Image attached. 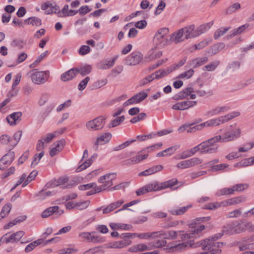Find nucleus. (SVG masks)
Masks as SVG:
<instances>
[{
	"label": "nucleus",
	"mask_w": 254,
	"mask_h": 254,
	"mask_svg": "<svg viewBox=\"0 0 254 254\" xmlns=\"http://www.w3.org/2000/svg\"><path fill=\"white\" fill-rule=\"evenodd\" d=\"M11 209V204L10 203H7L3 206L0 213V220L4 218L7 215H8Z\"/></svg>",
	"instance_id": "4c0bfd02"
},
{
	"label": "nucleus",
	"mask_w": 254,
	"mask_h": 254,
	"mask_svg": "<svg viewBox=\"0 0 254 254\" xmlns=\"http://www.w3.org/2000/svg\"><path fill=\"white\" fill-rule=\"evenodd\" d=\"M125 119V117L124 116H122L121 117H119L113 121L111 122V124L109 126L110 127H113L117 126L118 125H120L121 123H122Z\"/></svg>",
	"instance_id": "603ef678"
},
{
	"label": "nucleus",
	"mask_w": 254,
	"mask_h": 254,
	"mask_svg": "<svg viewBox=\"0 0 254 254\" xmlns=\"http://www.w3.org/2000/svg\"><path fill=\"white\" fill-rule=\"evenodd\" d=\"M154 79H160L159 77H157L156 72L142 79L140 82V84L141 85H144L149 83Z\"/></svg>",
	"instance_id": "37998d69"
},
{
	"label": "nucleus",
	"mask_w": 254,
	"mask_h": 254,
	"mask_svg": "<svg viewBox=\"0 0 254 254\" xmlns=\"http://www.w3.org/2000/svg\"><path fill=\"white\" fill-rule=\"evenodd\" d=\"M76 74L77 73L80 74L82 76H85L89 74L92 70V67L89 65H85L80 68H75Z\"/></svg>",
	"instance_id": "c9c22d12"
},
{
	"label": "nucleus",
	"mask_w": 254,
	"mask_h": 254,
	"mask_svg": "<svg viewBox=\"0 0 254 254\" xmlns=\"http://www.w3.org/2000/svg\"><path fill=\"white\" fill-rule=\"evenodd\" d=\"M198 146L201 154H212L216 153L218 150V146H211L207 140L200 143Z\"/></svg>",
	"instance_id": "2eb2a0df"
},
{
	"label": "nucleus",
	"mask_w": 254,
	"mask_h": 254,
	"mask_svg": "<svg viewBox=\"0 0 254 254\" xmlns=\"http://www.w3.org/2000/svg\"><path fill=\"white\" fill-rule=\"evenodd\" d=\"M194 70L192 69H190L180 74L178 76V77L181 78H186L187 79H189L192 76Z\"/></svg>",
	"instance_id": "bf43d9fd"
},
{
	"label": "nucleus",
	"mask_w": 254,
	"mask_h": 254,
	"mask_svg": "<svg viewBox=\"0 0 254 254\" xmlns=\"http://www.w3.org/2000/svg\"><path fill=\"white\" fill-rule=\"evenodd\" d=\"M59 207L58 206L49 207L42 213L41 216L43 218H47L53 214H55L56 210L59 209Z\"/></svg>",
	"instance_id": "f704fd0d"
},
{
	"label": "nucleus",
	"mask_w": 254,
	"mask_h": 254,
	"mask_svg": "<svg viewBox=\"0 0 254 254\" xmlns=\"http://www.w3.org/2000/svg\"><path fill=\"white\" fill-rule=\"evenodd\" d=\"M144 152V150H142L137 152V155L133 157L135 164L139 163L147 157L148 156V153H145Z\"/></svg>",
	"instance_id": "58836bf2"
},
{
	"label": "nucleus",
	"mask_w": 254,
	"mask_h": 254,
	"mask_svg": "<svg viewBox=\"0 0 254 254\" xmlns=\"http://www.w3.org/2000/svg\"><path fill=\"white\" fill-rule=\"evenodd\" d=\"M239 115L240 113L238 112H233L218 118L210 119L203 123H202L203 128L205 127L218 126L221 124L228 122L230 120L237 117Z\"/></svg>",
	"instance_id": "f03ea898"
},
{
	"label": "nucleus",
	"mask_w": 254,
	"mask_h": 254,
	"mask_svg": "<svg viewBox=\"0 0 254 254\" xmlns=\"http://www.w3.org/2000/svg\"><path fill=\"white\" fill-rule=\"evenodd\" d=\"M131 243V241L130 240H123L111 243L110 247L112 248H123L129 245Z\"/></svg>",
	"instance_id": "2f4dec72"
},
{
	"label": "nucleus",
	"mask_w": 254,
	"mask_h": 254,
	"mask_svg": "<svg viewBox=\"0 0 254 254\" xmlns=\"http://www.w3.org/2000/svg\"><path fill=\"white\" fill-rule=\"evenodd\" d=\"M234 193L233 188H225L218 190L216 195L220 196L224 195H230Z\"/></svg>",
	"instance_id": "79ce46f5"
},
{
	"label": "nucleus",
	"mask_w": 254,
	"mask_h": 254,
	"mask_svg": "<svg viewBox=\"0 0 254 254\" xmlns=\"http://www.w3.org/2000/svg\"><path fill=\"white\" fill-rule=\"evenodd\" d=\"M95 232H81L79 234V236L89 242L95 244H100L105 242V239L104 237L95 236Z\"/></svg>",
	"instance_id": "6e6552de"
},
{
	"label": "nucleus",
	"mask_w": 254,
	"mask_h": 254,
	"mask_svg": "<svg viewBox=\"0 0 254 254\" xmlns=\"http://www.w3.org/2000/svg\"><path fill=\"white\" fill-rule=\"evenodd\" d=\"M230 27H221L217 30L214 34V38L218 39L222 36L224 35L230 29Z\"/></svg>",
	"instance_id": "a19ab883"
},
{
	"label": "nucleus",
	"mask_w": 254,
	"mask_h": 254,
	"mask_svg": "<svg viewBox=\"0 0 254 254\" xmlns=\"http://www.w3.org/2000/svg\"><path fill=\"white\" fill-rule=\"evenodd\" d=\"M211 146H216L215 143L219 142H222V137L220 135H218L211 137L207 140Z\"/></svg>",
	"instance_id": "09e8293b"
},
{
	"label": "nucleus",
	"mask_w": 254,
	"mask_h": 254,
	"mask_svg": "<svg viewBox=\"0 0 254 254\" xmlns=\"http://www.w3.org/2000/svg\"><path fill=\"white\" fill-rule=\"evenodd\" d=\"M14 157L15 154L13 151H9L4 155L0 159V170H4L10 165L14 160Z\"/></svg>",
	"instance_id": "4468645a"
},
{
	"label": "nucleus",
	"mask_w": 254,
	"mask_h": 254,
	"mask_svg": "<svg viewBox=\"0 0 254 254\" xmlns=\"http://www.w3.org/2000/svg\"><path fill=\"white\" fill-rule=\"evenodd\" d=\"M90 52V48L87 45H82L80 48L78 52L80 55L84 56Z\"/></svg>",
	"instance_id": "338daca9"
},
{
	"label": "nucleus",
	"mask_w": 254,
	"mask_h": 254,
	"mask_svg": "<svg viewBox=\"0 0 254 254\" xmlns=\"http://www.w3.org/2000/svg\"><path fill=\"white\" fill-rule=\"evenodd\" d=\"M249 26V24H244L239 27L231 31L230 32V35L228 36V37L231 38L234 36H236L238 34H240L242 33L243 31H244Z\"/></svg>",
	"instance_id": "72a5a7b5"
},
{
	"label": "nucleus",
	"mask_w": 254,
	"mask_h": 254,
	"mask_svg": "<svg viewBox=\"0 0 254 254\" xmlns=\"http://www.w3.org/2000/svg\"><path fill=\"white\" fill-rule=\"evenodd\" d=\"M208 60L207 57L197 58L190 61L189 64L192 68H196L206 63Z\"/></svg>",
	"instance_id": "cd10ccee"
},
{
	"label": "nucleus",
	"mask_w": 254,
	"mask_h": 254,
	"mask_svg": "<svg viewBox=\"0 0 254 254\" xmlns=\"http://www.w3.org/2000/svg\"><path fill=\"white\" fill-rule=\"evenodd\" d=\"M246 197L243 196H240L228 199L222 202L223 206H227L232 205H236L245 202Z\"/></svg>",
	"instance_id": "412c9836"
},
{
	"label": "nucleus",
	"mask_w": 254,
	"mask_h": 254,
	"mask_svg": "<svg viewBox=\"0 0 254 254\" xmlns=\"http://www.w3.org/2000/svg\"><path fill=\"white\" fill-rule=\"evenodd\" d=\"M93 156H91L90 158L86 160L79 165V166L76 169V172H79L89 167L93 163Z\"/></svg>",
	"instance_id": "ea45409f"
},
{
	"label": "nucleus",
	"mask_w": 254,
	"mask_h": 254,
	"mask_svg": "<svg viewBox=\"0 0 254 254\" xmlns=\"http://www.w3.org/2000/svg\"><path fill=\"white\" fill-rule=\"evenodd\" d=\"M15 171L14 167H11L7 170L1 174V178L4 179L8 177L9 176L13 174Z\"/></svg>",
	"instance_id": "0e129e2a"
},
{
	"label": "nucleus",
	"mask_w": 254,
	"mask_h": 254,
	"mask_svg": "<svg viewBox=\"0 0 254 254\" xmlns=\"http://www.w3.org/2000/svg\"><path fill=\"white\" fill-rule=\"evenodd\" d=\"M22 115L20 112L13 113L7 117V121L10 125H16L20 122Z\"/></svg>",
	"instance_id": "5701e85b"
},
{
	"label": "nucleus",
	"mask_w": 254,
	"mask_h": 254,
	"mask_svg": "<svg viewBox=\"0 0 254 254\" xmlns=\"http://www.w3.org/2000/svg\"><path fill=\"white\" fill-rule=\"evenodd\" d=\"M51 193L52 192L50 191H45L44 190H41L39 191L37 195L38 197V199L42 201L46 199L47 197L50 196Z\"/></svg>",
	"instance_id": "4d7b16f0"
},
{
	"label": "nucleus",
	"mask_w": 254,
	"mask_h": 254,
	"mask_svg": "<svg viewBox=\"0 0 254 254\" xmlns=\"http://www.w3.org/2000/svg\"><path fill=\"white\" fill-rule=\"evenodd\" d=\"M147 96V93L145 92H140L126 101L123 105L126 107L129 105L138 104L144 100Z\"/></svg>",
	"instance_id": "dca6fc26"
},
{
	"label": "nucleus",
	"mask_w": 254,
	"mask_h": 254,
	"mask_svg": "<svg viewBox=\"0 0 254 254\" xmlns=\"http://www.w3.org/2000/svg\"><path fill=\"white\" fill-rule=\"evenodd\" d=\"M44 243V241L42 239H38L29 244H28L25 249V252L26 253H29L33 250L36 246L42 244Z\"/></svg>",
	"instance_id": "e433bc0d"
},
{
	"label": "nucleus",
	"mask_w": 254,
	"mask_h": 254,
	"mask_svg": "<svg viewBox=\"0 0 254 254\" xmlns=\"http://www.w3.org/2000/svg\"><path fill=\"white\" fill-rule=\"evenodd\" d=\"M44 154V152L43 151H41L39 154H36L33 157V160L32 162L31 166L32 167H34L37 165L39 162L40 159L43 157Z\"/></svg>",
	"instance_id": "de8ad7c7"
},
{
	"label": "nucleus",
	"mask_w": 254,
	"mask_h": 254,
	"mask_svg": "<svg viewBox=\"0 0 254 254\" xmlns=\"http://www.w3.org/2000/svg\"><path fill=\"white\" fill-rule=\"evenodd\" d=\"M241 7L240 4L239 3H235L231 6L228 7L226 10L227 14H230L235 12L237 9H239Z\"/></svg>",
	"instance_id": "13d9d810"
},
{
	"label": "nucleus",
	"mask_w": 254,
	"mask_h": 254,
	"mask_svg": "<svg viewBox=\"0 0 254 254\" xmlns=\"http://www.w3.org/2000/svg\"><path fill=\"white\" fill-rule=\"evenodd\" d=\"M24 43L23 41L19 39H14L11 43V46L13 47H17L19 49L23 48Z\"/></svg>",
	"instance_id": "680f3d73"
},
{
	"label": "nucleus",
	"mask_w": 254,
	"mask_h": 254,
	"mask_svg": "<svg viewBox=\"0 0 254 254\" xmlns=\"http://www.w3.org/2000/svg\"><path fill=\"white\" fill-rule=\"evenodd\" d=\"M157 185L155 182L147 184L143 187L140 188L136 191L137 196H140L150 191H155L157 190Z\"/></svg>",
	"instance_id": "aec40b11"
},
{
	"label": "nucleus",
	"mask_w": 254,
	"mask_h": 254,
	"mask_svg": "<svg viewBox=\"0 0 254 254\" xmlns=\"http://www.w3.org/2000/svg\"><path fill=\"white\" fill-rule=\"evenodd\" d=\"M183 232V231H175L174 230L160 231L154 232V234H156V238H163L165 240H175L177 238L178 233Z\"/></svg>",
	"instance_id": "9d476101"
},
{
	"label": "nucleus",
	"mask_w": 254,
	"mask_h": 254,
	"mask_svg": "<svg viewBox=\"0 0 254 254\" xmlns=\"http://www.w3.org/2000/svg\"><path fill=\"white\" fill-rule=\"evenodd\" d=\"M146 114L144 113L139 114L136 117H133L131 120L130 122L132 124H135L143 119L145 118Z\"/></svg>",
	"instance_id": "e2e57ef3"
},
{
	"label": "nucleus",
	"mask_w": 254,
	"mask_h": 254,
	"mask_svg": "<svg viewBox=\"0 0 254 254\" xmlns=\"http://www.w3.org/2000/svg\"><path fill=\"white\" fill-rule=\"evenodd\" d=\"M157 185V190H161L165 189L168 188H171L175 185H177L178 183L177 179L174 178L168 180L167 181L159 183L157 182H155Z\"/></svg>",
	"instance_id": "4be33fe9"
},
{
	"label": "nucleus",
	"mask_w": 254,
	"mask_h": 254,
	"mask_svg": "<svg viewBox=\"0 0 254 254\" xmlns=\"http://www.w3.org/2000/svg\"><path fill=\"white\" fill-rule=\"evenodd\" d=\"M189 243H178V242H173L168 244L166 250L167 252H177L184 251L188 247Z\"/></svg>",
	"instance_id": "9b49d317"
},
{
	"label": "nucleus",
	"mask_w": 254,
	"mask_h": 254,
	"mask_svg": "<svg viewBox=\"0 0 254 254\" xmlns=\"http://www.w3.org/2000/svg\"><path fill=\"white\" fill-rule=\"evenodd\" d=\"M192 207V205L189 204L186 206H175L169 210V212L173 215H182Z\"/></svg>",
	"instance_id": "393cba45"
},
{
	"label": "nucleus",
	"mask_w": 254,
	"mask_h": 254,
	"mask_svg": "<svg viewBox=\"0 0 254 254\" xmlns=\"http://www.w3.org/2000/svg\"><path fill=\"white\" fill-rule=\"evenodd\" d=\"M169 29L162 28L159 29L154 36V42L160 47H163L171 43L170 36H168Z\"/></svg>",
	"instance_id": "f257e3e1"
},
{
	"label": "nucleus",
	"mask_w": 254,
	"mask_h": 254,
	"mask_svg": "<svg viewBox=\"0 0 254 254\" xmlns=\"http://www.w3.org/2000/svg\"><path fill=\"white\" fill-rule=\"evenodd\" d=\"M142 58L143 55L140 52L135 51L126 58L125 63L128 65H135L139 64Z\"/></svg>",
	"instance_id": "f8f14e48"
},
{
	"label": "nucleus",
	"mask_w": 254,
	"mask_h": 254,
	"mask_svg": "<svg viewBox=\"0 0 254 254\" xmlns=\"http://www.w3.org/2000/svg\"><path fill=\"white\" fill-rule=\"evenodd\" d=\"M194 29L195 26L194 25H190L182 28L184 33L185 39H188L196 37Z\"/></svg>",
	"instance_id": "b1692460"
},
{
	"label": "nucleus",
	"mask_w": 254,
	"mask_h": 254,
	"mask_svg": "<svg viewBox=\"0 0 254 254\" xmlns=\"http://www.w3.org/2000/svg\"><path fill=\"white\" fill-rule=\"evenodd\" d=\"M175 69V67H174L173 65L170 66V67H168L166 69H159L156 71V76L157 77H159V78H161L163 77L166 76L167 75H168L170 72H172Z\"/></svg>",
	"instance_id": "473e14b6"
},
{
	"label": "nucleus",
	"mask_w": 254,
	"mask_h": 254,
	"mask_svg": "<svg viewBox=\"0 0 254 254\" xmlns=\"http://www.w3.org/2000/svg\"><path fill=\"white\" fill-rule=\"evenodd\" d=\"M184 33L182 29H179L177 32H174L170 36L171 43L175 44L183 41L185 39L184 38Z\"/></svg>",
	"instance_id": "a878e982"
},
{
	"label": "nucleus",
	"mask_w": 254,
	"mask_h": 254,
	"mask_svg": "<svg viewBox=\"0 0 254 254\" xmlns=\"http://www.w3.org/2000/svg\"><path fill=\"white\" fill-rule=\"evenodd\" d=\"M219 62L218 61L214 62L206 65L203 67V70H206L209 71H213L219 65Z\"/></svg>",
	"instance_id": "864d4df0"
},
{
	"label": "nucleus",
	"mask_w": 254,
	"mask_h": 254,
	"mask_svg": "<svg viewBox=\"0 0 254 254\" xmlns=\"http://www.w3.org/2000/svg\"><path fill=\"white\" fill-rule=\"evenodd\" d=\"M254 164V157H251L242 160L241 162L238 163L237 165H239L240 166H248Z\"/></svg>",
	"instance_id": "8fccbe9b"
},
{
	"label": "nucleus",
	"mask_w": 254,
	"mask_h": 254,
	"mask_svg": "<svg viewBox=\"0 0 254 254\" xmlns=\"http://www.w3.org/2000/svg\"><path fill=\"white\" fill-rule=\"evenodd\" d=\"M248 185L246 184H239L233 186L234 192L236 191H241L248 188Z\"/></svg>",
	"instance_id": "6e6d98bb"
},
{
	"label": "nucleus",
	"mask_w": 254,
	"mask_h": 254,
	"mask_svg": "<svg viewBox=\"0 0 254 254\" xmlns=\"http://www.w3.org/2000/svg\"><path fill=\"white\" fill-rule=\"evenodd\" d=\"M112 134L109 132L105 133L100 136L98 137L97 138L94 144L96 146V149L98 148V146L99 144H104L106 143L109 142L110 140Z\"/></svg>",
	"instance_id": "bb28decb"
},
{
	"label": "nucleus",
	"mask_w": 254,
	"mask_h": 254,
	"mask_svg": "<svg viewBox=\"0 0 254 254\" xmlns=\"http://www.w3.org/2000/svg\"><path fill=\"white\" fill-rule=\"evenodd\" d=\"M167 244V241L163 239V240H158L156 241L155 242H154L153 246L154 247L157 248H161L165 246L167 247L168 245Z\"/></svg>",
	"instance_id": "774afa93"
},
{
	"label": "nucleus",
	"mask_w": 254,
	"mask_h": 254,
	"mask_svg": "<svg viewBox=\"0 0 254 254\" xmlns=\"http://www.w3.org/2000/svg\"><path fill=\"white\" fill-rule=\"evenodd\" d=\"M28 75L33 83L40 85L44 84L48 81L50 72L48 70L39 71L37 69H34L29 71Z\"/></svg>",
	"instance_id": "7ed1b4c3"
},
{
	"label": "nucleus",
	"mask_w": 254,
	"mask_h": 254,
	"mask_svg": "<svg viewBox=\"0 0 254 254\" xmlns=\"http://www.w3.org/2000/svg\"><path fill=\"white\" fill-rule=\"evenodd\" d=\"M230 109L228 106H216L208 110L205 114V116L211 117L220 114L227 112Z\"/></svg>",
	"instance_id": "a211bd4d"
},
{
	"label": "nucleus",
	"mask_w": 254,
	"mask_h": 254,
	"mask_svg": "<svg viewBox=\"0 0 254 254\" xmlns=\"http://www.w3.org/2000/svg\"><path fill=\"white\" fill-rule=\"evenodd\" d=\"M213 24V22H210L205 24H202L195 29L196 37L200 34L206 32Z\"/></svg>",
	"instance_id": "7c9ffc66"
},
{
	"label": "nucleus",
	"mask_w": 254,
	"mask_h": 254,
	"mask_svg": "<svg viewBox=\"0 0 254 254\" xmlns=\"http://www.w3.org/2000/svg\"><path fill=\"white\" fill-rule=\"evenodd\" d=\"M89 201H84L83 202H76V207L80 210H83L86 208L89 205Z\"/></svg>",
	"instance_id": "69168bd1"
},
{
	"label": "nucleus",
	"mask_w": 254,
	"mask_h": 254,
	"mask_svg": "<svg viewBox=\"0 0 254 254\" xmlns=\"http://www.w3.org/2000/svg\"><path fill=\"white\" fill-rule=\"evenodd\" d=\"M189 227L191 229L190 233H185L184 231H183V232L179 233L182 241H186L194 237H196V235H199L205 229L204 225L202 224L196 225L194 227L193 224H190Z\"/></svg>",
	"instance_id": "423d86ee"
},
{
	"label": "nucleus",
	"mask_w": 254,
	"mask_h": 254,
	"mask_svg": "<svg viewBox=\"0 0 254 254\" xmlns=\"http://www.w3.org/2000/svg\"><path fill=\"white\" fill-rule=\"evenodd\" d=\"M38 174V172L36 170H34L30 173L29 176L26 178L25 182L22 184V187H24L27 185L32 180H34Z\"/></svg>",
	"instance_id": "49530a36"
},
{
	"label": "nucleus",
	"mask_w": 254,
	"mask_h": 254,
	"mask_svg": "<svg viewBox=\"0 0 254 254\" xmlns=\"http://www.w3.org/2000/svg\"><path fill=\"white\" fill-rule=\"evenodd\" d=\"M90 78L89 76H87L84 79L80 81L78 85V90L80 91L84 90L86 88L88 82L90 80Z\"/></svg>",
	"instance_id": "5fc2aeb1"
},
{
	"label": "nucleus",
	"mask_w": 254,
	"mask_h": 254,
	"mask_svg": "<svg viewBox=\"0 0 254 254\" xmlns=\"http://www.w3.org/2000/svg\"><path fill=\"white\" fill-rule=\"evenodd\" d=\"M27 24L35 26H40L41 25V20L37 17H31L26 19L25 21Z\"/></svg>",
	"instance_id": "a18cd8bd"
},
{
	"label": "nucleus",
	"mask_w": 254,
	"mask_h": 254,
	"mask_svg": "<svg viewBox=\"0 0 254 254\" xmlns=\"http://www.w3.org/2000/svg\"><path fill=\"white\" fill-rule=\"evenodd\" d=\"M24 235L23 231H18L11 234L6 233L2 237V240L4 241L5 243H14L19 241Z\"/></svg>",
	"instance_id": "ddd939ff"
},
{
	"label": "nucleus",
	"mask_w": 254,
	"mask_h": 254,
	"mask_svg": "<svg viewBox=\"0 0 254 254\" xmlns=\"http://www.w3.org/2000/svg\"><path fill=\"white\" fill-rule=\"evenodd\" d=\"M135 236H137V237L140 239H148L150 237L155 238H156V234H154V232L152 233H140V234H136Z\"/></svg>",
	"instance_id": "052dcab7"
},
{
	"label": "nucleus",
	"mask_w": 254,
	"mask_h": 254,
	"mask_svg": "<svg viewBox=\"0 0 254 254\" xmlns=\"http://www.w3.org/2000/svg\"><path fill=\"white\" fill-rule=\"evenodd\" d=\"M76 75L75 68H73L62 74L61 79L63 81H66L72 79Z\"/></svg>",
	"instance_id": "c85d7f7f"
},
{
	"label": "nucleus",
	"mask_w": 254,
	"mask_h": 254,
	"mask_svg": "<svg viewBox=\"0 0 254 254\" xmlns=\"http://www.w3.org/2000/svg\"><path fill=\"white\" fill-rule=\"evenodd\" d=\"M197 104V102L195 101H189L187 100L183 102H179L174 104L172 106V109L174 110H184L189 109V108L193 107Z\"/></svg>",
	"instance_id": "6ab92c4d"
},
{
	"label": "nucleus",
	"mask_w": 254,
	"mask_h": 254,
	"mask_svg": "<svg viewBox=\"0 0 254 254\" xmlns=\"http://www.w3.org/2000/svg\"><path fill=\"white\" fill-rule=\"evenodd\" d=\"M241 129L236 124L232 125L226 128L222 134V142H227L233 141L239 137L240 135Z\"/></svg>",
	"instance_id": "20e7f679"
},
{
	"label": "nucleus",
	"mask_w": 254,
	"mask_h": 254,
	"mask_svg": "<svg viewBox=\"0 0 254 254\" xmlns=\"http://www.w3.org/2000/svg\"><path fill=\"white\" fill-rule=\"evenodd\" d=\"M244 232V225L237 221L227 224L223 228V232L228 235H235Z\"/></svg>",
	"instance_id": "39448f33"
},
{
	"label": "nucleus",
	"mask_w": 254,
	"mask_h": 254,
	"mask_svg": "<svg viewBox=\"0 0 254 254\" xmlns=\"http://www.w3.org/2000/svg\"><path fill=\"white\" fill-rule=\"evenodd\" d=\"M221 206H223L222 202H215L214 203L210 202L205 204V205L203 207V208L208 210H215L218 208L221 207Z\"/></svg>",
	"instance_id": "c03bdc74"
},
{
	"label": "nucleus",
	"mask_w": 254,
	"mask_h": 254,
	"mask_svg": "<svg viewBox=\"0 0 254 254\" xmlns=\"http://www.w3.org/2000/svg\"><path fill=\"white\" fill-rule=\"evenodd\" d=\"M210 237L208 239H204L200 241L194 242L193 241H190L189 243V247L197 248L201 247L203 250H207L210 248V246L212 245L213 242H210Z\"/></svg>",
	"instance_id": "f3484780"
},
{
	"label": "nucleus",
	"mask_w": 254,
	"mask_h": 254,
	"mask_svg": "<svg viewBox=\"0 0 254 254\" xmlns=\"http://www.w3.org/2000/svg\"><path fill=\"white\" fill-rule=\"evenodd\" d=\"M105 124V118L99 116L86 124L87 128L89 130H98L102 129Z\"/></svg>",
	"instance_id": "0eeeda50"
},
{
	"label": "nucleus",
	"mask_w": 254,
	"mask_h": 254,
	"mask_svg": "<svg viewBox=\"0 0 254 254\" xmlns=\"http://www.w3.org/2000/svg\"><path fill=\"white\" fill-rule=\"evenodd\" d=\"M52 13L57 14L58 16L60 17L62 16V15H61V10L60 7L58 5H52L51 8H50L48 11H47V14H51Z\"/></svg>",
	"instance_id": "3c124183"
},
{
	"label": "nucleus",
	"mask_w": 254,
	"mask_h": 254,
	"mask_svg": "<svg viewBox=\"0 0 254 254\" xmlns=\"http://www.w3.org/2000/svg\"><path fill=\"white\" fill-rule=\"evenodd\" d=\"M202 162V160L197 157H193L178 163L177 167L181 169H185L192 167Z\"/></svg>",
	"instance_id": "1a4fd4ad"
},
{
	"label": "nucleus",
	"mask_w": 254,
	"mask_h": 254,
	"mask_svg": "<svg viewBox=\"0 0 254 254\" xmlns=\"http://www.w3.org/2000/svg\"><path fill=\"white\" fill-rule=\"evenodd\" d=\"M193 92V89L192 87H187L183 91L175 95L174 98L176 100H181L186 98Z\"/></svg>",
	"instance_id": "c756f323"
}]
</instances>
